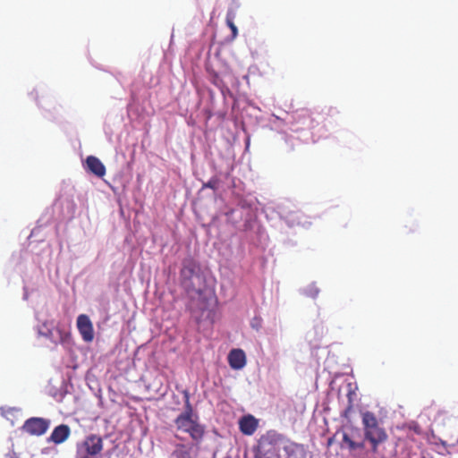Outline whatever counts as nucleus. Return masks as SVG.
<instances>
[{
  "label": "nucleus",
  "mask_w": 458,
  "mask_h": 458,
  "mask_svg": "<svg viewBox=\"0 0 458 458\" xmlns=\"http://www.w3.org/2000/svg\"><path fill=\"white\" fill-rule=\"evenodd\" d=\"M77 328L82 337V339L90 343L94 339V328L91 320L89 316L81 314L77 318Z\"/></svg>",
  "instance_id": "7"
},
{
  "label": "nucleus",
  "mask_w": 458,
  "mask_h": 458,
  "mask_svg": "<svg viewBox=\"0 0 458 458\" xmlns=\"http://www.w3.org/2000/svg\"><path fill=\"white\" fill-rule=\"evenodd\" d=\"M280 435L276 432H267L260 437L254 451L255 458H275L277 454V444Z\"/></svg>",
  "instance_id": "4"
},
{
  "label": "nucleus",
  "mask_w": 458,
  "mask_h": 458,
  "mask_svg": "<svg viewBox=\"0 0 458 458\" xmlns=\"http://www.w3.org/2000/svg\"><path fill=\"white\" fill-rule=\"evenodd\" d=\"M411 428H412L417 434H420V428L418 424H414L413 427H411Z\"/></svg>",
  "instance_id": "17"
},
{
  "label": "nucleus",
  "mask_w": 458,
  "mask_h": 458,
  "mask_svg": "<svg viewBox=\"0 0 458 458\" xmlns=\"http://www.w3.org/2000/svg\"><path fill=\"white\" fill-rule=\"evenodd\" d=\"M71 429L68 425L61 424L55 427L49 437V441L59 445L64 443L70 436Z\"/></svg>",
  "instance_id": "11"
},
{
  "label": "nucleus",
  "mask_w": 458,
  "mask_h": 458,
  "mask_svg": "<svg viewBox=\"0 0 458 458\" xmlns=\"http://www.w3.org/2000/svg\"><path fill=\"white\" fill-rule=\"evenodd\" d=\"M205 186L208 187V188H211V189H215V183L212 182L211 181L208 182Z\"/></svg>",
  "instance_id": "18"
},
{
  "label": "nucleus",
  "mask_w": 458,
  "mask_h": 458,
  "mask_svg": "<svg viewBox=\"0 0 458 458\" xmlns=\"http://www.w3.org/2000/svg\"><path fill=\"white\" fill-rule=\"evenodd\" d=\"M50 425L48 420L43 418L33 417L28 419L22 428L23 430L32 436H42L47 432Z\"/></svg>",
  "instance_id": "5"
},
{
  "label": "nucleus",
  "mask_w": 458,
  "mask_h": 458,
  "mask_svg": "<svg viewBox=\"0 0 458 458\" xmlns=\"http://www.w3.org/2000/svg\"><path fill=\"white\" fill-rule=\"evenodd\" d=\"M234 18H235L234 12L233 10L228 11L227 14H226L225 21H226L227 26L230 28V30L232 31L233 38H235L238 35V30L233 21Z\"/></svg>",
  "instance_id": "15"
},
{
  "label": "nucleus",
  "mask_w": 458,
  "mask_h": 458,
  "mask_svg": "<svg viewBox=\"0 0 458 458\" xmlns=\"http://www.w3.org/2000/svg\"><path fill=\"white\" fill-rule=\"evenodd\" d=\"M47 336L55 344H63L70 339L71 334L65 328L57 326L53 330H49Z\"/></svg>",
  "instance_id": "13"
},
{
  "label": "nucleus",
  "mask_w": 458,
  "mask_h": 458,
  "mask_svg": "<svg viewBox=\"0 0 458 458\" xmlns=\"http://www.w3.org/2000/svg\"><path fill=\"white\" fill-rule=\"evenodd\" d=\"M361 419L365 439L371 444L372 452L377 453L378 445L386 442L388 436L385 428L379 426L377 418L373 412H362Z\"/></svg>",
  "instance_id": "3"
},
{
  "label": "nucleus",
  "mask_w": 458,
  "mask_h": 458,
  "mask_svg": "<svg viewBox=\"0 0 458 458\" xmlns=\"http://www.w3.org/2000/svg\"><path fill=\"white\" fill-rule=\"evenodd\" d=\"M294 131H302L314 128V119L308 110L296 112L293 116Z\"/></svg>",
  "instance_id": "8"
},
{
  "label": "nucleus",
  "mask_w": 458,
  "mask_h": 458,
  "mask_svg": "<svg viewBox=\"0 0 458 458\" xmlns=\"http://www.w3.org/2000/svg\"><path fill=\"white\" fill-rule=\"evenodd\" d=\"M181 284L191 298L202 294L205 279L193 259H185L180 271Z\"/></svg>",
  "instance_id": "2"
},
{
  "label": "nucleus",
  "mask_w": 458,
  "mask_h": 458,
  "mask_svg": "<svg viewBox=\"0 0 458 458\" xmlns=\"http://www.w3.org/2000/svg\"><path fill=\"white\" fill-rule=\"evenodd\" d=\"M81 449L87 454L94 456L98 454L103 449V439L101 437L91 434L86 437L81 445Z\"/></svg>",
  "instance_id": "6"
},
{
  "label": "nucleus",
  "mask_w": 458,
  "mask_h": 458,
  "mask_svg": "<svg viewBox=\"0 0 458 458\" xmlns=\"http://www.w3.org/2000/svg\"><path fill=\"white\" fill-rule=\"evenodd\" d=\"M228 363L233 369H241L246 365V355L242 349H233L228 354Z\"/></svg>",
  "instance_id": "9"
},
{
  "label": "nucleus",
  "mask_w": 458,
  "mask_h": 458,
  "mask_svg": "<svg viewBox=\"0 0 458 458\" xmlns=\"http://www.w3.org/2000/svg\"><path fill=\"white\" fill-rule=\"evenodd\" d=\"M344 444L346 445V446L351 450H356V449H363L365 447L364 442H355L353 441L347 433L343 434V444L342 447H344Z\"/></svg>",
  "instance_id": "14"
},
{
  "label": "nucleus",
  "mask_w": 458,
  "mask_h": 458,
  "mask_svg": "<svg viewBox=\"0 0 458 458\" xmlns=\"http://www.w3.org/2000/svg\"><path fill=\"white\" fill-rule=\"evenodd\" d=\"M239 428L242 434L251 436L258 428V420L252 415L243 416L239 421Z\"/></svg>",
  "instance_id": "12"
},
{
  "label": "nucleus",
  "mask_w": 458,
  "mask_h": 458,
  "mask_svg": "<svg viewBox=\"0 0 458 458\" xmlns=\"http://www.w3.org/2000/svg\"><path fill=\"white\" fill-rule=\"evenodd\" d=\"M86 167L90 173L99 178H102L106 174V166L94 156H89L86 158Z\"/></svg>",
  "instance_id": "10"
},
{
  "label": "nucleus",
  "mask_w": 458,
  "mask_h": 458,
  "mask_svg": "<svg viewBox=\"0 0 458 458\" xmlns=\"http://www.w3.org/2000/svg\"><path fill=\"white\" fill-rule=\"evenodd\" d=\"M334 438L330 437L327 441V445L330 446L333 444Z\"/></svg>",
  "instance_id": "19"
},
{
  "label": "nucleus",
  "mask_w": 458,
  "mask_h": 458,
  "mask_svg": "<svg viewBox=\"0 0 458 458\" xmlns=\"http://www.w3.org/2000/svg\"><path fill=\"white\" fill-rule=\"evenodd\" d=\"M174 458H191V451L184 445H178L176 449L173 452Z\"/></svg>",
  "instance_id": "16"
},
{
  "label": "nucleus",
  "mask_w": 458,
  "mask_h": 458,
  "mask_svg": "<svg viewBox=\"0 0 458 458\" xmlns=\"http://www.w3.org/2000/svg\"><path fill=\"white\" fill-rule=\"evenodd\" d=\"M184 397V411L174 420V424L179 431L188 433L192 440L199 442L202 440L205 428L199 422V417L194 413L192 405L190 402V393L188 390L182 391Z\"/></svg>",
  "instance_id": "1"
}]
</instances>
